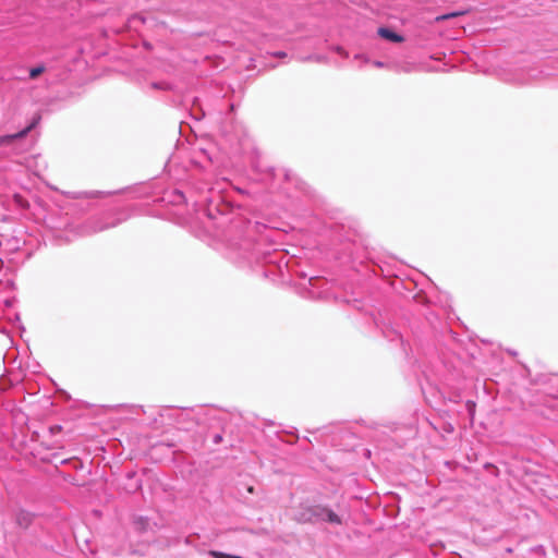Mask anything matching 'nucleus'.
<instances>
[{"label": "nucleus", "instance_id": "20e7f679", "mask_svg": "<svg viewBox=\"0 0 558 558\" xmlns=\"http://www.w3.org/2000/svg\"><path fill=\"white\" fill-rule=\"evenodd\" d=\"M466 12L468 11H456V12H451V13H448V14H442V15L437 16L435 19V21L436 22H441V21H446V20H449V19L458 17V16L466 14Z\"/></svg>", "mask_w": 558, "mask_h": 558}, {"label": "nucleus", "instance_id": "6e6552de", "mask_svg": "<svg viewBox=\"0 0 558 558\" xmlns=\"http://www.w3.org/2000/svg\"><path fill=\"white\" fill-rule=\"evenodd\" d=\"M275 56L278 58H286L287 53L284 51H279V52H276Z\"/></svg>", "mask_w": 558, "mask_h": 558}, {"label": "nucleus", "instance_id": "423d86ee", "mask_svg": "<svg viewBox=\"0 0 558 558\" xmlns=\"http://www.w3.org/2000/svg\"><path fill=\"white\" fill-rule=\"evenodd\" d=\"M45 66L41 64V65H38V66H35V68H32L31 71H29V77L32 80H35L37 78L39 75H41L44 72H45Z\"/></svg>", "mask_w": 558, "mask_h": 558}, {"label": "nucleus", "instance_id": "0eeeda50", "mask_svg": "<svg viewBox=\"0 0 558 558\" xmlns=\"http://www.w3.org/2000/svg\"><path fill=\"white\" fill-rule=\"evenodd\" d=\"M336 51H337L338 53H340V54H343L344 57H347V56H348V53H347V52L343 50V48H341V47H337V48H336Z\"/></svg>", "mask_w": 558, "mask_h": 558}, {"label": "nucleus", "instance_id": "9d476101", "mask_svg": "<svg viewBox=\"0 0 558 558\" xmlns=\"http://www.w3.org/2000/svg\"><path fill=\"white\" fill-rule=\"evenodd\" d=\"M247 492H248V493H251V494H253V493H254V487H253V486H250V487L247 488Z\"/></svg>", "mask_w": 558, "mask_h": 558}, {"label": "nucleus", "instance_id": "7ed1b4c3", "mask_svg": "<svg viewBox=\"0 0 558 558\" xmlns=\"http://www.w3.org/2000/svg\"><path fill=\"white\" fill-rule=\"evenodd\" d=\"M377 33L381 38L392 43H402L404 40V38L401 35L397 34L396 32L387 27L378 28Z\"/></svg>", "mask_w": 558, "mask_h": 558}, {"label": "nucleus", "instance_id": "39448f33", "mask_svg": "<svg viewBox=\"0 0 558 558\" xmlns=\"http://www.w3.org/2000/svg\"><path fill=\"white\" fill-rule=\"evenodd\" d=\"M326 512V520L330 523L335 524H341V520L337 513H335L332 510H325Z\"/></svg>", "mask_w": 558, "mask_h": 558}, {"label": "nucleus", "instance_id": "f03ea898", "mask_svg": "<svg viewBox=\"0 0 558 558\" xmlns=\"http://www.w3.org/2000/svg\"><path fill=\"white\" fill-rule=\"evenodd\" d=\"M37 121H34L32 124H29L27 128H25L23 131L12 134V135H5L0 137V145H7L12 143L16 138H22L26 136V134L36 125Z\"/></svg>", "mask_w": 558, "mask_h": 558}, {"label": "nucleus", "instance_id": "f257e3e1", "mask_svg": "<svg viewBox=\"0 0 558 558\" xmlns=\"http://www.w3.org/2000/svg\"><path fill=\"white\" fill-rule=\"evenodd\" d=\"M15 522L22 529H27L33 522V514L25 510H19L15 513Z\"/></svg>", "mask_w": 558, "mask_h": 558}, {"label": "nucleus", "instance_id": "1a4fd4ad", "mask_svg": "<svg viewBox=\"0 0 558 558\" xmlns=\"http://www.w3.org/2000/svg\"><path fill=\"white\" fill-rule=\"evenodd\" d=\"M374 64H375L376 66H379V68L384 65L380 61H376V62H374Z\"/></svg>", "mask_w": 558, "mask_h": 558}]
</instances>
